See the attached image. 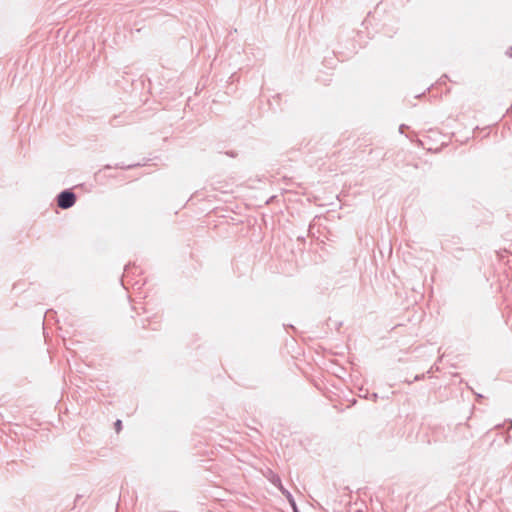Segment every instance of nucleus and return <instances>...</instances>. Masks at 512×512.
Returning a JSON list of instances; mask_svg holds the SVG:
<instances>
[{
    "mask_svg": "<svg viewBox=\"0 0 512 512\" xmlns=\"http://www.w3.org/2000/svg\"><path fill=\"white\" fill-rule=\"evenodd\" d=\"M434 366H435V369L438 371L439 367L437 366V364H435Z\"/></svg>",
    "mask_w": 512,
    "mask_h": 512,
    "instance_id": "4",
    "label": "nucleus"
},
{
    "mask_svg": "<svg viewBox=\"0 0 512 512\" xmlns=\"http://www.w3.org/2000/svg\"><path fill=\"white\" fill-rule=\"evenodd\" d=\"M509 428H510V429L512 428V421H510V427H509Z\"/></svg>",
    "mask_w": 512,
    "mask_h": 512,
    "instance_id": "7",
    "label": "nucleus"
},
{
    "mask_svg": "<svg viewBox=\"0 0 512 512\" xmlns=\"http://www.w3.org/2000/svg\"><path fill=\"white\" fill-rule=\"evenodd\" d=\"M434 366L431 367L430 370H428V373H431V371L433 370Z\"/></svg>",
    "mask_w": 512,
    "mask_h": 512,
    "instance_id": "5",
    "label": "nucleus"
},
{
    "mask_svg": "<svg viewBox=\"0 0 512 512\" xmlns=\"http://www.w3.org/2000/svg\"><path fill=\"white\" fill-rule=\"evenodd\" d=\"M423 378H424V374H422V375H416V376H415V378H414V380H416V381H417V380H421V379H423Z\"/></svg>",
    "mask_w": 512,
    "mask_h": 512,
    "instance_id": "3",
    "label": "nucleus"
},
{
    "mask_svg": "<svg viewBox=\"0 0 512 512\" xmlns=\"http://www.w3.org/2000/svg\"><path fill=\"white\" fill-rule=\"evenodd\" d=\"M75 194L70 191H64L58 196V206L62 209H68L75 204Z\"/></svg>",
    "mask_w": 512,
    "mask_h": 512,
    "instance_id": "1",
    "label": "nucleus"
},
{
    "mask_svg": "<svg viewBox=\"0 0 512 512\" xmlns=\"http://www.w3.org/2000/svg\"><path fill=\"white\" fill-rule=\"evenodd\" d=\"M114 426H115V430L117 432H120V430L122 429V421L121 420H117L115 423H114Z\"/></svg>",
    "mask_w": 512,
    "mask_h": 512,
    "instance_id": "2",
    "label": "nucleus"
},
{
    "mask_svg": "<svg viewBox=\"0 0 512 512\" xmlns=\"http://www.w3.org/2000/svg\"><path fill=\"white\" fill-rule=\"evenodd\" d=\"M510 56L512 57V48L510 49Z\"/></svg>",
    "mask_w": 512,
    "mask_h": 512,
    "instance_id": "6",
    "label": "nucleus"
}]
</instances>
